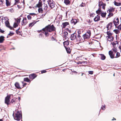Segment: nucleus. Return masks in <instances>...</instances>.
<instances>
[{
    "mask_svg": "<svg viewBox=\"0 0 121 121\" xmlns=\"http://www.w3.org/2000/svg\"><path fill=\"white\" fill-rule=\"evenodd\" d=\"M24 81L28 82H29L30 81V80L27 78H24Z\"/></svg>",
    "mask_w": 121,
    "mask_h": 121,
    "instance_id": "32",
    "label": "nucleus"
},
{
    "mask_svg": "<svg viewBox=\"0 0 121 121\" xmlns=\"http://www.w3.org/2000/svg\"><path fill=\"white\" fill-rule=\"evenodd\" d=\"M70 2L69 0H64V3L66 5L69 4Z\"/></svg>",
    "mask_w": 121,
    "mask_h": 121,
    "instance_id": "25",
    "label": "nucleus"
},
{
    "mask_svg": "<svg viewBox=\"0 0 121 121\" xmlns=\"http://www.w3.org/2000/svg\"><path fill=\"white\" fill-rule=\"evenodd\" d=\"M71 22L73 25H75L77 22V21L76 19H73L71 21Z\"/></svg>",
    "mask_w": 121,
    "mask_h": 121,
    "instance_id": "11",
    "label": "nucleus"
},
{
    "mask_svg": "<svg viewBox=\"0 0 121 121\" xmlns=\"http://www.w3.org/2000/svg\"><path fill=\"white\" fill-rule=\"evenodd\" d=\"M85 6V4L84 3H82V4H81L79 6H81L82 7H84Z\"/></svg>",
    "mask_w": 121,
    "mask_h": 121,
    "instance_id": "46",
    "label": "nucleus"
},
{
    "mask_svg": "<svg viewBox=\"0 0 121 121\" xmlns=\"http://www.w3.org/2000/svg\"><path fill=\"white\" fill-rule=\"evenodd\" d=\"M107 37L108 38V40L109 41H112L113 40V37L112 35L111 36H108Z\"/></svg>",
    "mask_w": 121,
    "mask_h": 121,
    "instance_id": "14",
    "label": "nucleus"
},
{
    "mask_svg": "<svg viewBox=\"0 0 121 121\" xmlns=\"http://www.w3.org/2000/svg\"><path fill=\"white\" fill-rule=\"evenodd\" d=\"M18 99L19 100V101L20 100V99H21L20 97H18Z\"/></svg>",
    "mask_w": 121,
    "mask_h": 121,
    "instance_id": "64",
    "label": "nucleus"
},
{
    "mask_svg": "<svg viewBox=\"0 0 121 121\" xmlns=\"http://www.w3.org/2000/svg\"><path fill=\"white\" fill-rule=\"evenodd\" d=\"M69 25V23L68 22L63 23L62 24V27L63 28H65L67 26Z\"/></svg>",
    "mask_w": 121,
    "mask_h": 121,
    "instance_id": "15",
    "label": "nucleus"
},
{
    "mask_svg": "<svg viewBox=\"0 0 121 121\" xmlns=\"http://www.w3.org/2000/svg\"><path fill=\"white\" fill-rule=\"evenodd\" d=\"M28 23L26 17L23 18V20L21 22L22 25V26H24L26 25Z\"/></svg>",
    "mask_w": 121,
    "mask_h": 121,
    "instance_id": "6",
    "label": "nucleus"
},
{
    "mask_svg": "<svg viewBox=\"0 0 121 121\" xmlns=\"http://www.w3.org/2000/svg\"><path fill=\"white\" fill-rule=\"evenodd\" d=\"M114 4L115 5L118 6V3L116 1H114Z\"/></svg>",
    "mask_w": 121,
    "mask_h": 121,
    "instance_id": "47",
    "label": "nucleus"
},
{
    "mask_svg": "<svg viewBox=\"0 0 121 121\" xmlns=\"http://www.w3.org/2000/svg\"><path fill=\"white\" fill-rule=\"evenodd\" d=\"M107 35H108V36H111L112 35V33L110 32L109 31H108L107 32Z\"/></svg>",
    "mask_w": 121,
    "mask_h": 121,
    "instance_id": "34",
    "label": "nucleus"
},
{
    "mask_svg": "<svg viewBox=\"0 0 121 121\" xmlns=\"http://www.w3.org/2000/svg\"><path fill=\"white\" fill-rule=\"evenodd\" d=\"M8 27H9L10 29L11 30L12 29H13V27H12L10 26H9Z\"/></svg>",
    "mask_w": 121,
    "mask_h": 121,
    "instance_id": "61",
    "label": "nucleus"
},
{
    "mask_svg": "<svg viewBox=\"0 0 121 121\" xmlns=\"http://www.w3.org/2000/svg\"><path fill=\"white\" fill-rule=\"evenodd\" d=\"M4 37L3 36H1L0 37V43H2L4 40Z\"/></svg>",
    "mask_w": 121,
    "mask_h": 121,
    "instance_id": "22",
    "label": "nucleus"
},
{
    "mask_svg": "<svg viewBox=\"0 0 121 121\" xmlns=\"http://www.w3.org/2000/svg\"><path fill=\"white\" fill-rule=\"evenodd\" d=\"M80 33H78V38H79L78 39L81 42H82L83 40L82 39V37L80 35Z\"/></svg>",
    "mask_w": 121,
    "mask_h": 121,
    "instance_id": "24",
    "label": "nucleus"
},
{
    "mask_svg": "<svg viewBox=\"0 0 121 121\" xmlns=\"http://www.w3.org/2000/svg\"><path fill=\"white\" fill-rule=\"evenodd\" d=\"M109 54L111 58H113L115 57H114V55L113 54V52L111 51H110L109 52Z\"/></svg>",
    "mask_w": 121,
    "mask_h": 121,
    "instance_id": "13",
    "label": "nucleus"
},
{
    "mask_svg": "<svg viewBox=\"0 0 121 121\" xmlns=\"http://www.w3.org/2000/svg\"><path fill=\"white\" fill-rule=\"evenodd\" d=\"M51 39L52 40H55V38L54 37H53V36L52 37Z\"/></svg>",
    "mask_w": 121,
    "mask_h": 121,
    "instance_id": "56",
    "label": "nucleus"
},
{
    "mask_svg": "<svg viewBox=\"0 0 121 121\" xmlns=\"http://www.w3.org/2000/svg\"><path fill=\"white\" fill-rule=\"evenodd\" d=\"M112 23L111 22H110L108 24L107 26V28L108 30H109V29H111L112 27Z\"/></svg>",
    "mask_w": 121,
    "mask_h": 121,
    "instance_id": "18",
    "label": "nucleus"
},
{
    "mask_svg": "<svg viewBox=\"0 0 121 121\" xmlns=\"http://www.w3.org/2000/svg\"><path fill=\"white\" fill-rule=\"evenodd\" d=\"M4 1V0H0V5H3Z\"/></svg>",
    "mask_w": 121,
    "mask_h": 121,
    "instance_id": "44",
    "label": "nucleus"
},
{
    "mask_svg": "<svg viewBox=\"0 0 121 121\" xmlns=\"http://www.w3.org/2000/svg\"><path fill=\"white\" fill-rule=\"evenodd\" d=\"M14 34L13 33L10 32V33L8 35L10 36H12Z\"/></svg>",
    "mask_w": 121,
    "mask_h": 121,
    "instance_id": "50",
    "label": "nucleus"
},
{
    "mask_svg": "<svg viewBox=\"0 0 121 121\" xmlns=\"http://www.w3.org/2000/svg\"><path fill=\"white\" fill-rule=\"evenodd\" d=\"M117 48L115 47H113V48H112V50L114 52H117Z\"/></svg>",
    "mask_w": 121,
    "mask_h": 121,
    "instance_id": "40",
    "label": "nucleus"
},
{
    "mask_svg": "<svg viewBox=\"0 0 121 121\" xmlns=\"http://www.w3.org/2000/svg\"><path fill=\"white\" fill-rule=\"evenodd\" d=\"M119 48L121 50V45L119 47Z\"/></svg>",
    "mask_w": 121,
    "mask_h": 121,
    "instance_id": "62",
    "label": "nucleus"
},
{
    "mask_svg": "<svg viewBox=\"0 0 121 121\" xmlns=\"http://www.w3.org/2000/svg\"><path fill=\"white\" fill-rule=\"evenodd\" d=\"M121 5V3H118V6H119Z\"/></svg>",
    "mask_w": 121,
    "mask_h": 121,
    "instance_id": "63",
    "label": "nucleus"
},
{
    "mask_svg": "<svg viewBox=\"0 0 121 121\" xmlns=\"http://www.w3.org/2000/svg\"><path fill=\"white\" fill-rule=\"evenodd\" d=\"M35 13H30V14L31 15H35Z\"/></svg>",
    "mask_w": 121,
    "mask_h": 121,
    "instance_id": "57",
    "label": "nucleus"
},
{
    "mask_svg": "<svg viewBox=\"0 0 121 121\" xmlns=\"http://www.w3.org/2000/svg\"><path fill=\"white\" fill-rule=\"evenodd\" d=\"M42 30L45 36L47 37L49 36V35L48 32H50L52 31H55L56 28L53 25L51 26L49 25L43 28Z\"/></svg>",
    "mask_w": 121,
    "mask_h": 121,
    "instance_id": "1",
    "label": "nucleus"
},
{
    "mask_svg": "<svg viewBox=\"0 0 121 121\" xmlns=\"http://www.w3.org/2000/svg\"><path fill=\"white\" fill-rule=\"evenodd\" d=\"M113 22L116 26H117V25L119 23V19L118 18H117L116 19H115L113 21Z\"/></svg>",
    "mask_w": 121,
    "mask_h": 121,
    "instance_id": "7",
    "label": "nucleus"
},
{
    "mask_svg": "<svg viewBox=\"0 0 121 121\" xmlns=\"http://www.w3.org/2000/svg\"><path fill=\"white\" fill-rule=\"evenodd\" d=\"M120 56V53L118 52L116 53V56L115 57V58H118Z\"/></svg>",
    "mask_w": 121,
    "mask_h": 121,
    "instance_id": "36",
    "label": "nucleus"
},
{
    "mask_svg": "<svg viewBox=\"0 0 121 121\" xmlns=\"http://www.w3.org/2000/svg\"><path fill=\"white\" fill-rule=\"evenodd\" d=\"M76 34L75 33H74L72 34L70 37L71 40H73L76 39Z\"/></svg>",
    "mask_w": 121,
    "mask_h": 121,
    "instance_id": "8",
    "label": "nucleus"
},
{
    "mask_svg": "<svg viewBox=\"0 0 121 121\" xmlns=\"http://www.w3.org/2000/svg\"><path fill=\"white\" fill-rule=\"evenodd\" d=\"M91 31L90 30H88L85 34L83 35L82 37L85 41H86L89 39L91 35Z\"/></svg>",
    "mask_w": 121,
    "mask_h": 121,
    "instance_id": "3",
    "label": "nucleus"
},
{
    "mask_svg": "<svg viewBox=\"0 0 121 121\" xmlns=\"http://www.w3.org/2000/svg\"><path fill=\"white\" fill-rule=\"evenodd\" d=\"M27 83H25L23 85V87H22V88L24 87V86H26V85Z\"/></svg>",
    "mask_w": 121,
    "mask_h": 121,
    "instance_id": "55",
    "label": "nucleus"
},
{
    "mask_svg": "<svg viewBox=\"0 0 121 121\" xmlns=\"http://www.w3.org/2000/svg\"><path fill=\"white\" fill-rule=\"evenodd\" d=\"M100 55L101 56V59L102 60H104L105 59V56L104 55L101 54Z\"/></svg>",
    "mask_w": 121,
    "mask_h": 121,
    "instance_id": "27",
    "label": "nucleus"
},
{
    "mask_svg": "<svg viewBox=\"0 0 121 121\" xmlns=\"http://www.w3.org/2000/svg\"><path fill=\"white\" fill-rule=\"evenodd\" d=\"M6 4L7 6H9L11 5L10 0H5Z\"/></svg>",
    "mask_w": 121,
    "mask_h": 121,
    "instance_id": "16",
    "label": "nucleus"
},
{
    "mask_svg": "<svg viewBox=\"0 0 121 121\" xmlns=\"http://www.w3.org/2000/svg\"><path fill=\"white\" fill-rule=\"evenodd\" d=\"M15 85L17 89H21V87L19 83L17 82H16L15 84Z\"/></svg>",
    "mask_w": 121,
    "mask_h": 121,
    "instance_id": "17",
    "label": "nucleus"
},
{
    "mask_svg": "<svg viewBox=\"0 0 121 121\" xmlns=\"http://www.w3.org/2000/svg\"><path fill=\"white\" fill-rule=\"evenodd\" d=\"M36 23V22L35 21H34L33 22L30 23L29 25V27H31L34 26V24Z\"/></svg>",
    "mask_w": 121,
    "mask_h": 121,
    "instance_id": "21",
    "label": "nucleus"
},
{
    "mask_svg": "<svg viewBox=\"0 0 121 121\" xmlns=\"http://www.w3.org/2000/svg\"><path fill=\"white\" fill-rule=\"evenodd\" d=\"M112 45L113 46V47H114V46L116 45V43L115 42H113L112 43Z\"/></svg>",
    "mask_w": 121,
    "mask_h": 121,
    "instance_id": "54",
    "label": "nucleus"
},
{
    "mask_svg": "<svg viewBox=\"0 0 121 121\" xmlns=\"http://www.w3.org/2000/svg\"><path fill=\"white\" fill-rule=\"evenodd\" d=\"M8 95L5 98V103L8 105L10 104L9 101L10 97L11 95Z\"/></svg>",
    "mask_w": 121,
    "mask_h": 121,
    "instance_id": "4",
    "label": "nucleus"
},
{
    "mask_svg": "<svg viewBox=\"0 0 121 121\" xmlns=\"http://www.w3.org/2000/svg\"><path fill=\"white\" fill-rule=\"evenodd\" d=\"M101 16L103 17H105L106 14V13L101 12L100 13Z\"/></svg>",
    "mask_w": 121,
    "mask_h": 121,
    "instance_id": "23",
    "label": "nucleus"
},
{
    "mask_svg": "<svg viewBox=\"0 0 121 121\" xmlns=\"http://www.w3.org/2000/svg\"><path fill=\"white\" fill-rule=\"evenodd\" d=\"M48 8V6L47 4H45L44 5L43 9L44 10H46Z\"/></svg>",
    "mask_w": 121,
    "mask_h": 121,
    "instance_id": "29",
    "label": "nucleus"
},
{
    "mask_svg": "<svg viewBox=\"0 0 121 121\" xmlns=\"http://www.w3.org/2000/svg\"><path fill=\"white\" fill-rule=\"evenodd\" d=\"M71 70L72 72H74V73H77V72H76V71H74L73 70V71H72V69H71Z\"/></svg>",
    "mask_w": 121,
    "mask_h": 121,
    "instance_id": "59",
    "label": "nucleus"
},
{
    "mask_svg": "<svg viewBox=\"0 0 121 121\" xmlns=\"http://www.w3.org/2000/svg\"><path fill=\"white\" fill-rule=\"evenodd\" d=\"M104 4L102 2H100V1H99V6H102Z\"/></svg>",
    "mask_w": 121,
    "mask_h": 121,
    "instance_id": "35",
    "label": "nucleus"
},
{
    "mask_svg": "<svg viewBox=\"0 0 121 121\" xmlns=\"http://www.w3.org/2000/svg\"><path fill=\"white\" fill-rule=\"evenodd\" d=\"M69 41L67 40L65 41L63 43L64 46L65 47V48L66 46H67L69 45Z\"/></svg>",
    "mask_w": 121,
    "mask_h": 121,
    "instance_id": "20",
    "label": "nucleus"
},
{
    "mask_svg": "<svg viewBox=\"0 0 121 121\" xmlns=\"http://www.w3.org/2000/svg\"><path fill=\"white\" fill-rule=\"evenodd\" d=\"M18 24H19L17 23H14L13 24V26L14 28H16L18 26Z\"/></svg>",
    "mask_w": 121,
    "mask_h": 121,
    "instance_id": "37",
    "label": "nucleus"
},
{
    "mask_svg": "<svg viewBox=\"0 0 121 121\" xmlns=\"http://www.w3.org/2000/svg\"><path fill=\"white\" fill-rule=\"evenodd\" d=\"M47 2L49 6L51 8H53L54 7V2L53 0H48Z\"/></svg>",
    "mask_w": 121,
    "mask_h": 121,
    "instance_id": "5",
    "label": "nucleus"
},
{
    "mask_svg": "<svg viewBox=\"0 0 121 121\" xmlns=\"http://www.w3.org/2000/svg\"><path fill=\"white\" fill-rule=\"evenodd\" d=\"M5 18L4 17H3V18H2V22H3V20H4V21H5L6 20V19H5Z\"/></svg>",
    "mask_w": 121,
    "mask_h": 121,
    "instance_id": "58",
    "label": "nucleus"
},
{
    "mask_svg": "<svg viewBox=\"0 0 121 121\" xmlns=\"http://www.w3.org/2000/svg\"><path fill=\"white\" fill-rule=\"evenodd\" d=\"M89 74H92L93 73V71H89L88 72Z\"/></svg>",
    "mask_w": 121,
    "mask_h": 121,
    "instance_id": "49",
    "label": "nucleus"
},
{
    "mask_svg": "<svg viewBox=\"0 0 121 121\" xmlns=\"http://www.w3.org/2000/svg\"><path fill=\"white\" fill-rule=\"evenodd\" d=\"M16 111L17 112L15 113V116H14V112L13 114V116L14 119L18 121H19L22 118V114L21 111H20L17 110H16Z\"/></svg>",
    "mask_w": 121,
    "mask_h": 121,
    "instance_id": "2",
    "label": "nucleus"
},
{
    "mask_svg": "<svg viewBox=\"0 0 121 121\" xmlns=\"http://www.w3.org/2000/svg\"><path fill=\"white\" fill-rule=\"evenodd\" d=\"M113 13H111V12H110V13H109L108 15V16L109 17L113 16Z\"/></svg>",
    "mask_w": 121,
    "mask_h": 121,
    "instance_id": "42",
    "label": "nucleus"
},
{
    "mask_svg": "<svg viewBox=\"0 0 121 121\" xmlns=\"http://www.w3.org/2000/svg\"><path fill=\"white\" fill-rule=\"evenodd\" d=\"M15 98L12 99L11 101V102L12 103H15Z\"/></svg>",
    "mask_w": 121,
    "mask_h": 121,
    "instance_id": "41",
    "label": "nucleus"
},
{
    "mask_svg": "<svg viewBox=\"0 0 121 121\" xmlns=\"http://www.w3.org/2000/svg\"><path fill=\"white\" fill-rule=\"evenodd\" d=\"M36 77V76L34 74H32L30 75L29 76V77L30 79L33 80Z\"/></svg>",
    "mask_w": 121,
    "mask_h": 121,
    "instance_id": "12",
    "label": "nucleus"
},
{
    "mask_svg": "<svg viewBox=\"0 0 121 121\" xmlns=\"http://www.w3.org/2000/svg\"><path fill=\"white\" fill-rule=\"evenodd\" d=\"M19 0H15V3L14 5H16L19 2Z\"/></svg>",
    "mask_w": 121,
    "mask_h": 121,
    "instance_id": "39",
    "label": "nucleus"
},
{
    "mask_svg": "<svg viewBox=\"0 0 121 121\" xmlns=\"http://www.w3.org/2000/svg\"><path fill=\"white\" fill-rule=\"evenodd\" d=\"M21 19V18L19 17V18H18L17 19V20L16 21L17 22V23L18 24H19L20 22V21Z\"/></svg>",
    "mask_w": 121,
    "mask_h": 121,
    "instance_id": "30",
    "label": "nucleus"
},
{
    "mask_svg": "<svg viewBox=\"0 0 121 121\" xmlns=\"http://www.w3.org/2000/svg\"><path fill=\"white\" fill-rule=\"evenodd\" d=\"M0 32L2 33H4V31L3 30H2L0 28Z\"/></svg>",
    "mask_w": 121,
    "mask_h": 121,
    "instance_id": "53",
    "label": "nucleus"
},
{
    "mask_svg": "<svg viewBox=\"0 0 121 121\" xmlns=\"http://www.w3.org/2000/svg\"><path fill=\"white\" fill-rule=\"evenodd\" d=\"M106 6V4H104L102 5V8L103 9H104L105 8V6Z\"/></svg>",
    "mask_w": 121,
    "mask_h": 121,
    "instance_id": "51",
    "label": "nucleus"
},
{
    "mask_svg": "<svg viewBox=\"0 0 121 121\" xmlns=\"http://www.w3.org/2000/svg\"><path fill=\"white\" fill-rule=\"evenodd\" d=\"M42 6V4L39 2V3L36 5V7L38 8Z\"/></svg>",
    "mask_w": 121,
    "mask_h": 121,
    "instance_id": "33",
    "label": "nucleus"
},
{
    "mask_svg": "<svg viewBox=\"0 0 121 121\" xmlns=\"http://www.w3.org/2000/svg\"><path fill=\"white\" fill-rule=\"evenodd\" d=\"M5 24L6 26L7 27H9V21H6L5 22Z\"/></svg>",
    "mask_w": 121,
    "mask_h": 121,
    "instance_id": "26",
    "label": "nucleus"
},
{
    "mask_svg": "<svg viewBox=\"0 0 121 121\" xmlns=\"http://www.w3.org/2000/svg\"><path fill=\"white\" fill-rule=\"evenodd\" d=\"M46 71L45 70H43L41 71V72L42 73H43L46 72Z\"/></svg>",
    "mask_w": 121,
    "mask_h": 121,
    "instance_id": "52",
    "label": "nucleus"
},
{
    "mask_svg": "<svg viewBox=\"0 0 121 121\" xmlns=\"http://www.w3.org/2000/svg\"><path fill=\"white\" fill-rule=\"evenodd\" d=\"M100 20V16L99 15H98L94 19V20L95 22H97Z\"/></svg>",
    "mask_w": 121,
    "mask_h": 121,
    "instance_id": "10",
    "label": "nucleus"
},
{
    "mask_svg": "<svg viewBox=\"0 0 121 121\" xmlns=\"http://www.w3.org/2000/svg\"><path fill=\"white\" fill-rule=\"evenodd\" d=\"M101 12H102L101 10L98 9V10L96 11V13L97 14H100Z\"/></svg>",
    "mask_w": 121,
    "mask_h": 121,
    "instance_id": "38",
    "label": "nucleus"
},
{
    "mask_svg": "<svg viewBox=\"0 0 121 121\" xmlns=\"http://www.w3.org/2000/svg\"><path fill=\"white\" fill-rule=\"evenodd\" d=\"M67 53H70L71 52L70 49L69 48H65Z\"/></svg>",
    "mask_w": 121,
    "mask_h": 121,
    "instance_id": "28",
    "label": "nucleus"
},
{
    "mask_svg": "<svg viewBox=\"0 0 121 121\" xmlns=\"http://www.w3.org/2000/svg\"><path fill=\"white\" fill-rule=\"evenodd\" d=\"M113 31L116 34H118L119 32V30H114Z\"/></svg>",
    "mask_w": 121,
    "mask_h": 121,
    "instance_id": "43",
    "label": "nucleus"
},
{
    "mask_svg": "<svg viewBox=\"0 0 121 121\" xmlns=\"http://www.w3.org/2000/svg\"><path fill=\"white\" fill-rule=\"evenodd\" d=\"M114 11V9L112 7H110V8H109V9L108 11H107V12L108 13V12H113Z\"/></svg>",
    "mask_w": 121,
    "mask_h": 121,
    "instance_id": "19",
    "label": "nucleus"
},
{
    "mask_svg": "<svg viewBox=\"0 0 121 121\" xmlns=\"http://www.w3.org/2000/svg\"><path fill=\"white\" fill-rule=\"evenodd\" d=\"M27 17L28 19L29 20H30L31 19V16L30 15H28L27 16Z\"/></svg>",
    "mask_w": 121,
    "mask_h": 121,
    "instance_id": "45",
    "label": "nucleus"
},
{
    "mask_svg": "<svg viewBox=\"0 0 121 121\" xmlns=\"http://www.w3.org/2000/svg\"><path fill=\"white\" fill-rule=\"evenodd\" d=\"M82 64V62H80V61H79L78 62H77V64Z\"/></svg>",
    "mask_w": 121,
    "mask_h": 121,
    "instance_id": "60",
    "label": "nucleus"
},
{
    "mask_svg": "<svg viewBox=\"0 0 121 121\" xmlns=\"http://www.w3.org/2000/svg\"><path fill=\"white\" fill-rule=\"evenodd\" d=\"M101 108L103 110H104L105 108V105H104V106H103L102 107H101Z\"/></svg>",
    "mask_w": 121,
    "mask_h": 121,
    "instance_id": "48",
    "label": "nucleus"
},
{
    "mask_svg": "<svg viewBox=\"0 0 121 121\" xmlns=\"http://www.w3.org/2000/svg\"><path fill=\"white\" fill-rule=\"evenodd\" d=\"M63 35L64 38L66 39H67L68 38V33L67 32L65 31L64 32Z\"/></svg>",
    "mask_w": 121,
    "mask_h": 121,
    "instance_id": "9",
    "label": "nucleus"
},
{
    "mask_svg": "<svg viewBox=\"0 0 121 121\" xmlns=\"http://www.w3.org/2000/svg\"><path fill=\"white\" fill-rule=\"evenodd\" d=\"M39 12L40 13H42L43 12V10L42 8H40L38 9Z\"/></svg>",
    "mask_w": 121,
    "mask_h": 121,
    "instance_id": "31",
    "label": "nucleus"
}]
</instances>
